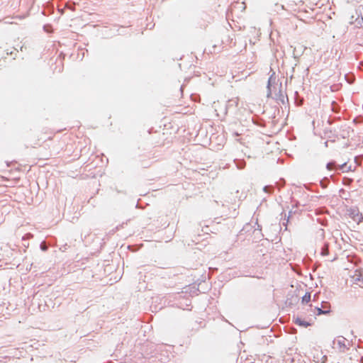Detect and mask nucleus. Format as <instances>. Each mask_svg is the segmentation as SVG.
<instances>
[{
	"instance_id": "4",
	"label": "nucleus",
	"mask_w": 363,
	"mask_h": 363,
	"mask_svg": "<svg viewBox=\"0 0 363 363\" xmlns=\"http://www.w3.org/2000/svg\"><path fill=\"white\" fill-rule=\"evenodd\" d=\"M272 78H273V75H272V76L269 77V81H268V86H269V84H270V82H271V81H272Z\"/></svg>"
},
{
	"instance_id": "1",
	"label": "nucleus",
	"mask_w": 363,
	"mask_h": 363,
	"mask_svg": "<svg viewBox=\"0 0 363 363\" xmlns=\"http://www.w3.org/2000/svg\"><path fill=\"white\" fill-rule=\"evenodd\" d=\"M311 300V294L309 293H306L304 296L302 297V303H307Z\"/></svg>"
},
{
	"instance_id": "5",
	"label": "nucleus",
	"mask_w": 363,
	"mask_h": 363,
	"mask_svg": "<svg viewBox=\"0 0 363 363\" xmlns=\"http://www.w3.org/2000/svg\"><path fill=\"white\" fill-rule=\"evenodd\" d=\"M346 167H346V164H344L342 166V169L343 170H345V169H346Z\"/></svg>"
},
{
	"instance_id": "3",
	"label": "nucleus",
	"mask_w": 363,
	"mask_h": 363,
	"mask_svg": "<svg viewBox=\"0 0 363 363\" xmlns=\"http://www.w3.org/2000/svg\"><path fill=\"white\" fill-rule=\"evenodd\" d=\"M318 314H322V313H324L325 312L323 311L320 308H318Z\"/></svg>"
},
{
	"instance_id": "2",
	"label": "nucleus",
	"mask_w": 363,
	"mask_h": 363,
	"mask_svg": "<svg viewBox=\"0 0 363 363\" xmlns=\"http://www.w3.org/2000/svg\"><path fill=\"white\" fill-rule=\"evenodd\" d=\"M296 323L301 325V326H304V327H307L308 325H310V323H307V322H305V321H303L301 320H300L299 318H297L296 320Z\"/></svg>"
}]
</instances>
